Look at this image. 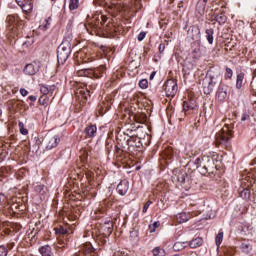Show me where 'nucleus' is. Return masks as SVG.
<instances>
[{"instance_id": "obj_25", "label": "nucleus", "mask_w": 256, "mask_h": 256, "mask_svg": "<svg viewBox=\"0 0 256 256\" xmlns=\"http://www.w3.org/2000/svg\"><path fill=\"white\" fill-rule=\"evenodd\" d=\"M55 233L60 235H67L69 233V229H67V226H60V228H55Z\"/></svg>"}, {"instance_id": "obj_15", "label": "nucleus", "mask_w": 256, "mask_h": 256, "mask_svg": "<svg viewBox=\"0 0 256 256\" xmlns=\"http://www.w3.org/2000/svg\"><path fill=\"white\" fill-rule=\"evenodd\" d=\"M39 253L42 256H55V254H53V250L51 249V246L49 245H45L39 248Z\"/></svg>"}, {"instance_id": "obj_24", "label": "nucleus", "mask_w": 256, "mask_h": 256, "mask_svg": "<svg viewBox=\"0 0 256 256\" xmlns=\"http://www.w3.org/2000/svg\"><path fill=\"white\" fill-rule=\"evenodd\" d=\"M70 11H75L79 9V0H69Z\"/></svg>"}, {"instance_id": "obj_11", "label": "nucleus", "mask_w": 256, "mask_h": 256, "mask_svg": "<svg viewBox=\"0 0 256 256\" xmlns=\"http://www.w3.org/2000/svg\"><path fill=\"white\" fill-rule=\"evenodd\" d=\"M103 73H105V66H99L94 69H90V77L91 79H99V77L103 76Z\"/></svg>"}, {"instance_id": "obj_50", "label": "nucleus", "mask_w": 256, "mask_h": 256, "mask_svg": "<svg viewBox=\"0 0 256 256\" xmlns=\"http://www.w3.org/2000/svg\"><path fill=\"white\" fill-rule=\"evenodd\" d=\"M155 75H157V72L155 71L150 74V81H153V79L155 78Z\"/></svg>"}, {"instance_id": "obj_6", "label": "nucleus", "mask_w": 256, "mask_h": 256, "mask_svg": "<svg viewBox=\"0 0 256 256\" xmlns=\"http://www.w3.org/2000/svg\"><path fill=\"white\" fill-rule=\"evenodd\" d=\"M61 139L56 134H47L45 137V145L47 151H51V149H55L57 145H59V142Z\"/></svg>"}, {"instance_id": "obj_47", "label": "nucleus", "mask_w": 256, "mask_h": 256, "mask_svg": "<svg viewBox=\"0 0 256 256\" xmlns=\"http://www.w3.org/2000/svg\"><path fill=\"white\" fill-rule=\"evenodd\" d=\"M27 0H16L17 5H19V7H21V5H23V3H26Z\"/></svg>"}, {"instance_id": "obj_58", "label": "nucleus", "mask_w": 256, "mask_h": 256, "mask_svg": "<svg viewBox=\"0 0 256 256\" xmlns=\"http://www.w3.org/2000/svg\"><path fill=\"white\" fill-rule=\"evenodd\" d=\"M124 256H127V253L124 252Z\"/></svg>"}, {"instance_id": "obj_16", "label": "nucleus", "mask_w": 256, "mask_h": 256, "mask_svg": "<svg viewBox=\"0 0 256 256\" xmlns=\"http://www.w3.org/2000/svg\"><path fill=\"white\" fill-rule=\"evenodd\" d=\"M205 7H207V0H199L196 5V11L200 15H205Z\"/></svg>"}, {"instance_id": "obj_17", "label": "nucleus", "mask_w": 256, "mask_h": 256, "mask_svg": "<svg viewBox=\"0 0 256 256\" xmlns=\"http://www.w3.org/2000/svg\"><path fill=\"white\" fill-rule=\"evenodd\" d=\"M216 97H217L218 101L223 103V101H225V99H227V90H225V88L219 87L218 91L216 93Z\"/></svg>"}, {"instance_id": "obj_38", "label": "nucleus", "mask_w": 256, "mask_h": 256, "mask_svg": "<svg viewBox=\"0 0 256 256\" xmlns=\"http://www.w3.org/2000/svg\"><path fill=\"white\" fill-rule=\"evenodd\" d=\"M40 91L43 95H49V90L47 86H41Z\"/></svg>"}, {"instance_id": "obj_23", "label": "nucleus", "mask_w": 256, "mask_h": 256, "mask_svg": "<svg viewBox=\"0 0 256 256\" xmlns=\"http://www.w3.org/2000/svg\"><path fill=\"white\" fill-rule=\"evenodd\" d=\"M243 79H245V73H240L237 75L236 88L241 89L243 87Z\"/></svg>"}, {"instance_id": "obj_28", "label": "nucleus", "mask_w": 256, "mask_h": 256, "mask_svg": "<svg viewBox=\"0 0 256 256\" xmlns=\"http://www.w3.org/2000/svg\"><path fill=\"white\" fill-rule=\"evenodd\" d=\"M185 247H186L185 242H176L173 245L174 251H182V249H185Z\"/></svg>"}, {"instance_id": "obj_26", "label": "nucleus", "mask_w": 256, "mask_h": 256, "mask_svg": "<svg viewBox=\"0 0 256 256\" xmlns=\"http://www.w3.org/2000/svg\"><path fill=\"white\" fill-rule=\"evenodd\" d=\"M153 256H165V250L161 249V247H155L152 250Z\"/></svg>"}, {"instance_id": "obj_14", "label": "nucleus", "mask_w": 256, "mask_h": 256, "mask_svg": "<svg viewBox=\"0 0 256 256\" xmlns=\"http://www.w3.org/2000/svg\"><path fill=\"white\" fill-rule=\"evenodd\" d=\"M188 245L190 249H197L201 247V245H203V237L198 236L193 238L190 242H188Z\"/></svg>"}, {"instance_id": "obj_8", "label": "nucleus", "mask_w": 256, "mask_h": 256, "mask_svg": "<svg viewBox=\"0 0 256 256\" xmlns=\"http://www.w3.org/2000/svg\"><path fill=\"white\" fill-rule=\"evenodd\" d=\"M187 37L191 41H199L201 39V30L197 26H191L188 29Z\"/></svg>"}, {"instance_id": "obj_7", "label": "nucleus", "mask_w": 256, "mask_h": 256, "mask_svg": "<svg viewBox=\"0 0 256 256\" xmlns=\"http://www.w3.org/2000/svg\"><path fill=\"white\" fill-rule=\"evenodd\" d=\"M164 91L167 97H175L177 95V82L173 79L167 80L164 84Z\"/></svg>"}, {"instance_id": "obj_42", "label": "nucleus", "mask_w": 256, "mask_h": 256, "mask_svg": "<svg viewBox=\"0 0 256 256\" xmlns=\"http://www.w3.org/2000/svg\"><path fill=\"white\" fill-rule=\"evenodd\" d=\"M20 93L22 97H27L29 95V91H27L25 88L20 89Z\"/></svg>"}, {"instance_id": "obj_27", "label": "nucleus", "mask_w": 256, "mask_h": 256, "mask_svg": "<svg viewBox=\"0 0 256 256\" xmlns=\"http://www.w3.org/2000/svg\"><path fill=\"white\" fill-rule=\"evenodd\" d=\"M185 177H187V173H185L184 171H180L176 175L178 183H185Z\"/></svg>"}, {"instance_id": "obj_57", "label": "nucleus", "mask_w": 256, "mask_h": 256, "mask_svg": "<svg viewBox=\"0 0 256 256\" xmlns=\"http://www.w3.org/2000/svg\"><path fill=\"white\" fill-rule=\"evenodd\" d=\"M243 247H246V249L249 247L248 245H245V246H243Z\"/></svg>"}, {"instance_id": "obj_36", "label": "nucleus", "mask_w": 256, "mask_h": 256, "mask_svg": "<svg viewBox=\"0 0 256 256\" xmlns=\"http://www.w3.org/2000/svg\"><path fill=\"white\" fill-rule=\"evenodd\" d=\"M7 203V196L0 193V205H5Z\"/></svg>"}, {"instance_id": "obj_5", "label": "nucleus", "mask_w": 256, "mask_h": 256, "mask_svg": "<svg viewBox=\"0 0 256 256\" xmlns=\"http://www.w3.org/2000/svg\"><path fill=\"white\" fill-rule=\"evenodd\" d=\"M215 85H217V80H215V76L209 75L203 81V92L205 95H211L213 93V89H215Z\"/></svg>"}, {"instance_id": "obj_43", "label": "nucleus", "mask_w": 256, "mask_h": 256, "mask_svg": "<svg viewBox=\"0 0 256 256\" xmlns=\"http://www.w3.org/2000/svg\"><path fill=\"white\" fill-rule=\"evenodd\" d=\"M147 33L145 32H141L139 35H138V41H143V39H145Z\"/></svg>"}, {"instance_id": "obj_55", "label": "nucleus", "mask_w": 256, "mask_h": 256, "mask_svg": "<svg viewBox=\"0 0 256 256\" xmlns=\"http://www.w3.org/2000/svg\"><path fill=\"white\" fill-rule=\"evenodd\" d=\"M138 235V233L137 232H131V235Z\"/></svg>"}, {"instance_id": "obj_60", "label": "nucleus", "mask_w": 256, "mask_h": 256, "mask_svg": "<svg viewBox=\"0 0 256 256\" xmlns=\"http://www.w3.org/2000/svg\"><path fill=\"white\" fill-rule=\"evenodd\" d=\"M51 1H55V0H51Z\"/></svg>"}, {"instance_id": "obj_59", "label": "nucleus", "mask_w": 256, "mask_h": 256, "mask_svg": "<svg viewBox=\"0 0 256 256\" xmlns=\"http://www.w3.org/2000/svg\"><path fill=\"white\" fill-rule=\"evenodd\" d=\"M2 111L0 110V115H1Z\"/></svg>"}, {"instance_id": "obj_53", "label": "nucleus", "mask_w": 256, "mask_h": 256, "mask_svg": "<svg viewBox=\"0 0 256 256\" xmlns=\"http://www.w3.org/2000/svg\"><path fill=\"white\" fill-rule=\"evenodd\" d=\"M133 133V130H126V132H124V135H127L129 137V135H131Z\"/></svg>"}, {"instance_id": "obj_41", "label": "nucleus", "mask_w": 256, "mask_h": 256, "mask_svg": "<svg viewBox=\"0 0 256 256\" xmlns=\"http://www.w3.org/2000/svg\"><path fill=\"white\" fill-rule=\"evenodd\" d=\"M134 139H135V138L129 136V138H128L127 141H126L128 147H133V140H134Z\"/></svg>"}, {"instance_id": "obj_51", "label": "nucleus", "mask_w": 256, "mask_h": 256, "mask_svg": "<svg viewBox=\"0 0 256 256\" xmlns=\"http://www.w3.org/2000/svg\"><path fill=\"white\" fill-rule=\"evenodd\" d=\"M28 99H29L30 101L35 102V101H37V96H29Z\"/></svg>"}, {"instance_id": "obj_21", "label": "nucleus", "mask_w": 256, "mask_h": 256, "mask_svg": "<svg viewBox=\"0 0 256 256\" xmlns=\"http://www.w3.org/2000/svg\"><path fill=\"white\" fill-rule=\"evenodd\" d=\"M20 7L24 11V13H30V11H33V3L28 0H26V2H24L23 5H21Z\"/></svg>"}, {"instance_id": "obj_2", "label": "nucleus", "mask_w": 256, "mask_h": 256, "mask_svg": "<svg viewBox=\"0 0 256 256\" xmlns=\"http://www.w3.org/2000/svg\"><path fill=\"white\" fill-rule=\"evenodd\" d=\"M195 165H198L197 168L199 169V172L201 175H205L206 173H214L216 166L215 162L213 161V158L209 156H203L201 158H197L195 160Z\"/></svg>"}, {"instance_id": "obj_22", "label": "nucleus", "mask_w": 256, "mask_h": 256, "mask_svg": "<svg viewBox=\"0 0 256 256\" xmlns=\"http://www.w3.org/2000/svg\"><path fill=\"white\" fill-rule=\"evenodd\" d=\"M78 77H90L91 78V69L81 68L77 71Z\"/></svg>"}, {"instance_id": "obj_34", "label": "nucleus", "mask_w": 256, "mask_h": 256, "mask_svg": "<svg viewBox=\"0 0 256 256\" xmlns=\"http://www.w3.org/2000/svg\"><path fill=\"white\" fill-rule=\"evenodd\" d=\"M151 205H153V202L151 200H148L142 209V213H147V210L149 209V207H151Z\"/></svg>"}, {"instance_id": "obj_9", "label": "nucleus", "mask_w": 256, "mask_h": 256, "mask_svg": "<svg viewBox=\"0 0 256 256\" xmlns=\"http://www.w3.org/2000/svg\"><path fill=\"white\" fill-rule=\"evenodd\" d=\"M86 139H93L95 135H97V126L96 125H90L87 126L83 131Z\"/></svg>"}, {"instance_id": "obj_20", "label": "nucleus", "mask_w": 256, "mask_h": 256, "mask_svg": "<svg viewBox=\"0 0 256 256\" xmlns=\"http://www.w3.org/2000/svg\"><path fill=\"white\" fill-rule=\"evenodd\" d=\"M214 21L219 23V25H225V23H227V16H225L223 13H220L214 17Z\"/></svg>"}, {"instance_id": "obj_39", "label": "nucleus", "mask_w": 256, "mask_h": 256, "mask_svg": "<svg viewBox=\"0 0 256 256\" xmlns=\"http://www.w3.org/2000/svg\"><path fill=\"white\" fill-rule=\"evenodd\" d=\"M249 119H251V116H249V114L247 113L242 114L241 121H249Z\"/></svg>"}, {"instance_id": "obj_49", "label": "nucleus", "mask_w": 256, "mask_h": 256, "mask_svg": "<svg viewBox=\"0 0 256 256\" xmlns=\"http://www.w3.org/2000/svg\"><path fill=\"white\" fill-rule=\"evenodd\" d=\"M124 254L125 252L118 251L114 253V256H124Z\"/></svg>"}, {"instance_id": "obj_48", "label": "nucleus", "mask_w": 256, "mask_h": 256, "mask_svg": "<svg viewBox=\"0 0 256 256\" xmlns=\"http://www.w3.org/2000/svg\"><path fill=\"white\" fill-rule=\"evenodd\" d=\"M48 87V91L49 93H53V91H55V86H47Z\"/></svg>"}, {"instance_id": "obj_10", "label": "nucleus", "mask_w": 256, "mask_h": 256, "mask_svg": "<svg viewBox=\"0 0 256 256\" xmlns=\"http://www.w3.org/2000/svg\"><path fill=\"white\" fill-rule=\"evenodd\" d=\"M39 72V65L37 63L27 64L24 68L25 75H35Z\"/></svg>"}, {"instance_id": "obj_37", "label": "nucleus", "mask_w": 256, "mask_h": 256, "mask_svg": "<svg viewBox=\"0 0 256 256\" xmlns=\"http://www.w3.org/2000/svg\"><path fill=\"white\" fill-rule=\"evenodd\" d=\"M9 251L5 248V246H0V256H7Z\"/></svg>"}, {"instance_id": "obj_35", "label": "nucleus", "mask_w": 256, "mask_h": 256, "mask_svg": "<svg viewBox=\"0 0 256 256\" xmlns=\"http://www.w3.org/2000/svg\"><path fill=\"white\" fill-rule=\"evenodd\" d=\"M233 77V70L229 67L226 68L225 79H231Z\"/></svg>"}, {"instance_id": "obj_44", "label": "nucleus", "mask_w": 256, "mask_h": 256, "mask_svg": "<svg viewBox=\"0 0 256 256\" xmlns=\"http://www.w3.org/2000/svg\"><path fill=\"white\" fill-rule=\"evenodd\" d=\"M90 91L87 90L85 92V90H80V94L82 95V97H84V99H87V95H89Z\"/></svg>"}, {"instance_id": "obj_18", "label": "nucleus", "mask_w": 256, "mask_h": 256, "mask_svg": "<svg viewBox=\"0 0 256 256\" xmlns=\"http://www.w3.org/2000/svg\"><path fill=\"white\" fill-rule=\"evenodd\" d=\"M205 33H206V39L208 43L210 45H213V41H214L213 35H215V30H213V28H208L206 29Z\"/></svg>"}, {"instance_id": "obj_13", "label": "nucleus", "mask_w": 256, "mask_h": 256, "mask_svg": "<svg viewBox=\"0 0 256 256\" xmlns=\"http://www.w3.org/2000/svg\"><path fill=\"white\" fill-rule=\"evenodd\" d=\"M7 23H8L9 31H14L15 25H17V23H19V17L15 16V15H9L7 17Z\"/></svg>"}, {"instance_id": "obj_30", "label": "nucleus", "mask_w": 256, "mask_h": 256, "mask_svg": "<svg viewBox=\"0 0 256 256\" xmlns=\"http://www.w3.org/2000/svg\"><path fill=\"white\" fill-rule=\"evenodd\" d=\"M18 127H19L20 133H21L22 135H27V134L29 133V130H27V129L25 128V124H23V122H19V123H18Z\"/></svg>"}, {"instance_id": "obj_12", "label": "nucleus", "mask_w": 256, "mask_h": 256, "mask_svg": "<svg viewBox=\"0 0 256 256\" xmlns=\"http://www.w3.org/2000/svg\"><path fill=\"white\" fill-rule=\"evenodd\" d=\"M117 191L119 195H127V191H129V182L127 180H122L117 186Z\"/></svg>"}, {"instance_id": "obj_33", "label": "nucleus", "mask_w": 256, "mask_h": 256, "mask_svg": "<svg viewBox=\"0 0 256 256\" xmlns=\"http://www.w3.org/2000/svg\"><path fill=\"white\" fill-rule=\"evenodd\" d=\"M136 121L137 123H145V121H147V115L139 114L138 116H136Z\"/></svg>"}, {"instance_id": "obj_56", "label": "nucleus", "mask_w": 256, "mask_h": 256, "mask_svg": "<svg viewBox=\"0 0 256 256\" xmlns=\"http://www.w3.org/2000/svg\"><path fill=\"white\" fill-rule=\"evenodd\" d=\"M157 224H158V222H154V223H153V225H157Z\"/></svg>"}, {"instance_id": "obj_54", "label": "nucleus", "mask_w": 256, "mask_h": 256, "mask_svg": "<svg viewBox=\"0 0 256 256\" xmlns=\"http://www.w3.org/2000/svg\"><path fill=\"white\" fill-rule=\"evenodd\" d=\"M46 25H44V28L47 29V25H49V20H45Z\"/></svg>"}, {"instance_id": "obj_19", "label": "nucleus", "mask_w": 256, "mask_h": 256, "mask_svg": "<svg viewBox=\"0 0 256 256\" xmlns=\"http://www.w3.org/2000/svg\"><path fill=\"white\" fill-rule=\"evenodd\" d=\"M176 221H177V223H180V224L181 223H187L189 221V216L185 212L179 213L176 216Z\"/></svg>"}, {"instance_id": "obj_40", "label": "nucleus", "mask_w": 256, "mask_h": 256, "mask_svg": "<svg viewBox=\"0 0 256 256\" xmlns=\"http://www.w3.org/2000/svg\"><path fill=\"white\" fill-rule=\"evenodd\" d=\"M157 225H149L148 231L150 233H155V231L157 230Z\"/></svg>"}, {"instance_id": "obj_45", "label": "nucleus", "mask_w": 256, "mask_h": 256, "mask_svg": "<svg viewBox=\"0 0 256 256\" xmlns=\"http://www.w3.org/2000/svg\"><path fill=\"white\" fill-rule=\"evenodd\" d=\"M19 209V204H13L11 206V210L13 211V213H15V210Z\"/></svg>"}, {"instance_id": "obj_52", "label": "nucleus", "mask_w": 256, "mask_h": 256, "mask_svg": "<svg viewBox=\"0 0 256 256\" xmlns=\"http://www.w3.org/2000/svg\"><path fill=\"white\" fill-rule=\"evenodd\" d=\"M112 232H113V226L108 227V232L106 233V235H111Z\"/></svg>"}, {"instance_id": "obj_31", "label": "nucleus", "mask_w": 256, "mask_h": 256, "mask_svg": "<svg viewBox=\"0 0 256 256\" xmlns=\"http://www.w3.org/2000/svg\"><path fill=\"white\" fill-rule=\"evenodd\" d=\"M215 241H216L217 247H219L221 243H223V232H220L216 235Z\"/></svg>"}, {"instance_id": "obj_4", "label": "nucleus", "mask_w": 256, "mask_h": 256, "mask_svg": "<svg viewBox=\"0 0 256 256\" xmlns=\"http://www.w3.org/2000/svg\"><path fill=\"white\" fill-rule=\"evenodd\" d=\"M107 22V16L105 15H99L95 14L92 18L88 19V24L86 26V29L89 31V29H92L94 33L96 31H99L101 27H103V23Z\"/></svg>"}, {"instance_id": "obj_46", "label": "nucleus", "mask_w": 256, "mask_h": 256, "mask_svg": "<svg viewBox=\"0 0 256 256\" xmlns=\"http://www.w3.org/2000/svg\"><path fill=\"white\" fill-rule=\"evenodd\" d=\"M159 51H160V53H163L165 51V44L159 45Z\"/></svg>"}, {"instance_id": "obj_29", "label": "nucleus", "mask_w": 256, "mask_h": 256, "mask_svg": "<svg viewBox=\"0 0 256 256\" xmlns=\"http://www.w3.org/2000/svg\"><path fill=\"white\" fill-rule=\"evenodd\" d=\"M195 109V105L191 104V102H184L183 104V111L186 113V111H193Z\"/></svg>"}, {"instance_id": "obj_1", "label": "nucleus", "mask_w": 256, "mask_h": 256, "mask_svg": "<svg viewBox=\"0 0 256 256\" xmlns=\"http://www.w3.org/2000/svg\"><path fill=\"white\" fill-rule=\"evenodd\" d=\"M71 37L64 38L62 43L59 45L57 49V59L59 65H65L66 61L69 59L71 55Z\"/></svg>"}, {"instance_id": "obj_3", "label": "nucleus", "mask_w": 256, "mask_h": 256, "mask_svg": "<svg viewBox=\"0 0 256 256\" xmlns=\"http://www.w3.org/2000/svg\"><path fill=\"white\" fill-rule=\"evenodd\" d=\"M232 125H225L220 132L216 134V145H227L229 139L233 137Z\"/></svg>"}, {"instance_id": "obj_32", "label": "nucleus", "mask_w": 256, "mask_h": 256, "mask_svg": "<svg viewBox=\"0 0 256 256\" xmlns=\"http://www.w3.org/2000/svg\"><path fill=\"white\" fill-rule=\"evenodd\" d=\"M139 87L140 89H147L149 87V82L147 81V79L140 80Z\"/></svg>"}]
</instances>
